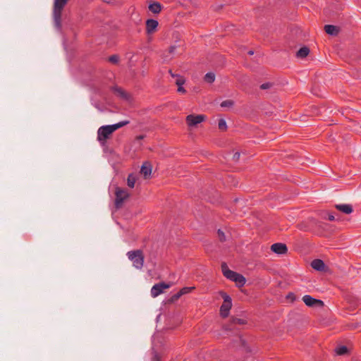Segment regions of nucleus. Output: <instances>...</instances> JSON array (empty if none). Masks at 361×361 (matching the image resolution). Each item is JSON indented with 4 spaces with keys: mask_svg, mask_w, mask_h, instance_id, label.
<instances>
[{
    "mask_svg": "<svg viewBox=\"0 0 361 361\" xmlns=\"http://www.w3.org/2000/svg\"><path fill=\"white\" fill-rule=\"evenodd\" d=\"M129 121H122L112 125H106L101 126L97 130V140L100 142H105L109 139V136L116 130L128 125Z\"/></svg>",
    "mask_w": 361,
    "mask_h": 361,
    "instance_id": "nucleus-1",
    "label": "nucleus"
},
{
    "mask_svg": "<svg viewBox=\"0 0 361 361\" xmlns=\"http://www.w3.org/2000/svg\"><path fill=\"white\" fill-rule=\"evenodd\" d=\"M221 270L224 276L234 281L238 286L242 287L245 285L246 281L245 278L243 275L230 270L226 263L221 264Z\"/></svg>",
    "mask_w": 361,
    "mask_h": 361,
    "instance_id": "nucleus-2",
    "label": "nucleus"
},
{
    "mask_svg": "<svg viewBox=\"0 0 361 361\" xmlns=\"http://www.w3.org/2000/svg\"><path fill=\"white\" fill-rule=\"evenodd\" d=\"M67 2L68 0H54V1L53 18L55 27L59 30L61 28V25L62 11Z\"/></svg>",
    "mask_w": 361,
    "mask_h": 361,
    "instance_id": "nucleus-3",
    "label": "nucleus"
},
{
    "mask_svg": "<svg viewBox=\"0 0 361 361\" xmlns=\"http://www.w3.org/2000/svg\"><path fill=\"white\" fill-rule=\"evenodd\" d=\"M126 255L135 269H141L142 268L144 264V255L141 250L129 251Z\"/></svg>",
    "mask_w": 361,
    "mask_h": 361,
    "instance_id": "nucleus-4",
    "label": "nucleus"
},
{
    "mask_svg": "<svg viewBox=\"0 0 361 361\" xmlns=\"http://www.w3.org/2000/svg\"><path fill=\"white\" fill-rule=\"evenodd\" d=\"M115 195V205L117 208H119L123 204L124 200H126L130 195L126 189L116 187Z\"/></svg>",
    "mask_w": 361,
    "mask_h": 361,
    "instance_id": "nucleus-5",
    "label": "nucleus"
},
{
    "mask_svg": "<svg viewBox=\"0 0 361 361\" xmlns=\"http://www.w3.org/2000/svg\"><path fill=\"white\" fill-rule=\"evenodd\" d=\"M171 286V283H166L164 282H161L154 284L151 288V295L152 298H156L159 296L160 294L164 293L165 289H168Z\"/></svg>",
    "mask_w": 361,
    "mask_h": 361,
    "instance_id": "nucleus-6",
    "label": "nucleus"
},
{
    "mask_svg": "<svg viewBox=\"0 0 361 361\" xmlns=\"http://www.w3.org/2000/svg\"><path fill=\"white\" fill-rule=\"evenodd\" d=\"M205 116L202 114H190L186 117V122L189 127H194L203 122L205 120Z\"/></svg>",
    "mask_w": 361,
    "mask_h": 361,
    "instance_id": "nucleus-7",
    "label": "nucleus"
},
{
    "mask_svg": "<svg viewBox=\"0 0 361 361\" xmlns=\"http://www.w3.org/2000/svg\"><path fill=\"white\" fill-rule=\"evenodd\" d=\"M302 301L307 306L313 307L317 305H323V302L320 300L315 299L309 295L302 297Z\"/></svg>",
    "mask_w": 361,
    "mask_h": 361,
    "instance_id": "nucleus-8",
    "label": "nucleus"
},
{
    "mask_svg": "<svg viewBox=\"0 0 361 361\" xmlns=\"http://www.w3.org/2000/svg\"><path fill=\"white\" fill-rule=\"evenodd\" d=\"M112 91L119 98L126 101L130 100V95L122 88L118 86H114L112 87Z\"/></svg>",
    "mask_w": 361,
    "mask_h": 361,
    "instance_id": "nucleus-9",
    "label": "nucleus"
},
{
    "mask_svg": "<svg viewBox=\"0 0 361 361\" xmlns=\"http://www.w3.org/2000/svg\"><path fill=\"white\" fill-rule=\"evenodd\" d=\"M271 250L272 252L278 254V255H283L285 254L288 249L285 244L283 243H274L271 246Z\"/></svg>",
    "mask_w": 361,
    "mask_h": 361,
    "instance_id": "nucleus-10",
    "label": "nucleus"
},
{
    "mask_svg": "<svg viewBox=\"0 0 361 361\" xmlns=\"http://www.w3.org/2000/svg\"><path fill=\"white\" fill-rule=\"evenodd\" d=\"M159 23L157 20L148 19L146 21V32L147 34L153 33L158 27Z\"/></svg>",
    "mask_w": 361,
    "mask_h": 361,
    "instance_id": "nucleus-11",
    "label": "nucleus"
},
{
    "mask_svg": "<svg viewBox=\"0 0 361 361\" xmlns=\"http://www.w3.org/2000/svg\"><path fill=\"white\" fill-rule=\"evenodd\" d=\"M335 208L345 214H350L353 212V209L350 204H336Z\"/></svg>",
    "mask_w": 361,
    "mask_h": 361,
    "instance_id": "nucleus-12",
    "label": "nucleus"
},
{
    "mask_svg": "<svg viewBox=\"0 0 361 361\" xmlns=\"http://www.w3.org/2000/svg\"><path fill=\"white\" fill-rule=\"evenodd\" d=\"M140 172L145 178L149 176L152 173L151 164L147 162L144 163L141 167Z\"/></svg>",
    "mask_w": 361,
    "mask_h": 361,
    "instance_id": "nucleus-13",
    "label": "nucleus"
},
{
    "mask_svg": "<svg viewBox=\"0 0 361 361\" xmlns=\"http://www.w3.org/2000/svg\"><path fill=\"white\" fill-rule=\"evenodd\" d=\"M312 267L317 271H322L324 269L325 264L322 259H314L311 263Z\"/></svg>",
    "mask_w": 361,
    "mask_h": 361,
    "instance_id": "nucleus-14",
    "label": "nucleus"
},
{
    "mask_svg": "<svg viewBox=\"0 0 361 361\" xmlns=\"http://www.w3.org/2000/svg\"><path fill=\"white\" fill-rule=\"evenodd\" d=\"M232 304H229V302L227 303H223L220 307V313L221 315L223 317H227L229 314V311L231 308Z\"/></svg>",
    "mask_w": 361,
    "mask_h": 361,
    "instance_id": "nucleus-15",
    "label": "nucleus"
},
{
    "mask_svg": "<svg viewBox=\"0 0 361 361\" xmlns=\"http://www.w3.org/2000/svg\"><path fill=\"white\" fill-rule=\"evenodd\" d=\"M149 10L154 14L159 13L161 11V5L159 2H152L149 5Z\"/></svg>",
    "mask_w": 361,
    "mask_h": 361,
    "instance_id": "nucleus-16",
    "label": "nucleus"
},
{
    "mask_svg": "<svg viewBox=\"0 0 361 361\" xmlns=\"http://www.w3.org/2000/svg\"><path fill=\"white\" fill-rule=\"evenodd\" d=\"M324 30L330 35H336L338 33V27L332 25H326L324 26Z\"/></svg>",
    "mask_w": 361,
    "mask_h": 361,
    "instance_id": "nucleus-17",
    "label": "nucleus"
},
{
    "mask_svg": "<svg viewBox=\"0 0 361 361\" xmlns=\"http://www.w3.org/2000/svg\"><path fill=\"white\" fill-rule=\"evenodd\" d=\"M136 176L133 173H130L127 178V185L129 188H133L136 182Z\"/></svg>",
    "mask_w": 361,
    "mask_h": 361,
    "instance_id": "nucleus-18",
    "label": "nucleus"
},
{
    "mask_svg": "<svg viewBox=\"0 0 361 361\" xmlns=\"http://www.w3.org/2000/svg\"><path fill=\"white\" fill-rule=\"evenodd\" d=\"M310 53V49L309 48L306 47H302L300 48L298 52H297V56L298 58H305Z\"/></svg>",
    "mask_w": 361,
    "mask_h": 361,
    "instance_id": "nucleus-19",
    "label": "nucleus"
},
{
    "mask_svg": "<svg viewBox=\"0 0 361 361\" xmlns=\"http://www.w3.org/2000/svg\"><path fill=\"white\" fill-rule=\"evenodd\" d=\"M204 80L207 83H212L215 80V74L212 72L207 73L204 75Z\"/></svg>",
    "mask_w": 361,
    "mask_h": 361,
    "instance_id": "nucleus-20",
    "label": "nucleus"
},
{
    "mask_svg": "<svg viewBox=\"0 0 361 361\" xmlns=\"http://www.w3.org/2000/svg\"><path fill=\"white\" fill-rule=\"evenodd\" d=\"M335 350H336V353L337 355H345V353H347L348 348L345 345H341V346L337 347Z\"/></svg>",
    "mask_w": 361,
    "mask_h": 361,
    "instance_id": "nucleus-21",
    "label": "nucleus"
},
{
    "mask_svg": "<svg viewBox=\"0 0 361 361\" xmlns=\"http://www.w3.org/2000/svg\"><path fill=\"white\" fill-rule=\"evenodd\" d=\"M172 77H177V79L176 80V84L178 86H183L185 83V80L183 77L176 75L172 73L171 71H169Z\"/></svg>",
    "mask_w": 361,
    "mask_h": 361,
    "instance_id": "nucleus-22",
    "label": "nucleus"
},
{
    "mask_svg": "<svg viewBox=\"0 0 361 361\" xmlns=\"http://www.w3.org/2000/svg\"><path fill=\"white\" fill-rule=\"evenodd\" d=\"M218 127L221 130H225L227 128L226 121L223 118L219 119L218 122Z\"/></svg>",
    "mask_w": 361,
    "mask_h": 361,
    "instance_id": "nucleus-23",
    "label": "nucleus"
},
{
    "mask_svg": "<svg viewBox=\"0 0 361 361\" xmlns=\"http://www.w3.org/2000/svg\"><path fill=\"white\" fill-rule=\"evenodd\" d=\"M233 105V102L232 100H225L221 103V107H231Z\"/></svg>",
    "mask_w": 361,
    "mask_h": 361,
    "instance_id": "nucleus-24",
    "label": "nucleus"
},
{
    "mask_svg": "<svg viewBox=\"0 0 361 361\" xmlns=\"http://www.w3.org/2000/svg\"><path fill=\"white\" fill-rule=\"evenodd\" d=\"M232 323L234 324L243 325V324H245L246 323V322L243 319L233 318L232 319Z\"/></svg>",
    "mask_w": 361,
    "mask_h": 361,
    "instance_id": "nucleus-25",
    "label": "nucleus"
},
{
    "mask_svg": "<svg viewBox=\"0 0 361 361\" xmlns=\"http://www.w3.org/2000/svg\"><path fill=\"white\" fill-rule=\"evenodd\" d=\"M118 56L117 55H112L109 58V61L112 63H117L118 62Z\"/></svg>",
    "mask_w": 361,
    "mask_h": 361,
    "instance_id": "nucleus-26",
    "label": "nucleus"
},
{
    "mask_svg": "<svg viewBox=\"0 0 361 361\" xmlns=\"http://www.w3.org/2000/svg\"><path fill=\"white\" fill-rule=\"evenodd\" d=\"M192 289V287H184L180 290V294L185 295L189 293Z\"/></svg>",
    "mask_w": 361,
    "mask_h": 361,
    "instance_id": "nucleus-27",
    "label": "nucleus"
},
{
    "mask_svg": "<svg viewBox=\"0 0 361 361\" xmlns=\"http://www.w3.org/2000/svg\"><path fill=\"white\" fill-rule=\"evenodd\" d=\"M218 236H219V240H220L221 242H223V241H225V240H226V236H225V234H224V233L221 230H220V229H219V230H218Z\"/></svg>",
    "mask_w": 361,
    "mask_h": 361,
    "instance_id": "nucleus-28",
    "label": "nucleus"
},
{
    "mask_svg": "<svg viewBox=\"0 0 361 361\" xmlns=\"http://www.w3.org/2000/svg\"><path fill=\"white\" fill-rule=\"evenodd\" d=\"M272 84L270 82H265L260 85L262 90H267L271 87Z\"/></svg>",
    "mask_w": 361,
    "mask_h": 361,
    "instance_id": "nucleus-29",
    "label": "nucleus"
},
{
    "mask_svg": "<svg viewBox=\"0 0 361 361\" xmlns=\"http://www.w3.org/2000/svg\"><path fill=\"white\" fill-rule=\"evenodd\" d=\"M224 303L229 302V304H232L231 303V298L228 295H225V296H224Z\"/></svg>",
    "mask_w": 361,
    "mask_h": 361,
    "instance_id": "nucleus-30",
    "label": "nucleus"
},
{
    "mask_svg": "<svg viewBox=\"0 0 361 361\" xmlns=\"http://www.w3.org/2000/svg\"><path fill=\"white\" fill-rule=\"evenodd\" d=\"M240 158V153L239 152H235L233 156V159L234 161H238Z\"/></svg>",
    "mask_w": 361,
    "mask_h": 361,
    "instance_id": "nucleus-31",
    "label": "nucleus"
},
{
    "mask_svg": "<svg viewBox=\"0 0 361 361\" xmlns=\"http://www.w3.org/2000/svg\"><path fill=\"white\" fill-rule=\"evenodd\" d=\"M178 92H181V93H185V90L184 89V87L183 86H178Z\"/></svg>",
    "mask_w": 361,
    "mask_h": 361,
    "instance_id": "nucleus-32",
    "label": "nucleus"
},
{
    "mask_svg": "<svg viewBox=\"0 0 361 361\" xmlns=\"http://www.w3.org/2000/svg\"><path fill=\"white\" fill-rule=\"evenodd\" d=\"M328 219L329 221H334L336 219L334 215L333 214H329V216H328Z\"/></svg>",
    "mask_w": 361,
    "mask_h": 361,
    "instance_id": "nucleus-33",
    "label": "nucleus"
},
{
    "mask_svg": "<svg viewBox=\"0 0 361 361\" xmlns=\"http://www.w3.org/2000/svg\"><path fill=\"white\" fill-rule=\"evenodd\" d=\"M176 49V46H171L170 48H169V53L170 54H173L175 51V49Z\"/></svg>",
    "mask_w": 361,
    "mask_h": 361,
    "instance_id": "nucleus-34",
    "label": "nucleus"
},
{
    "mask_svg": "<svg viewBox=\"0 0 361 361\" xmlns=\"http://www.w3.org/2000/svg\"><path fill=\"white\" fill-rule=\"evenodd\" d=\"M181 295H183V294H180V290L179 292H178L176 294L174 295L173 298L175 299H178L179 298Z\"/></svg>",
    "mask_w": 361,
    "mask_h": 361,
    "instance_id": "nucleus-35",
    "label": "nucleus"
},
{
    "mask_svg": "<svg viewBox=\"0 0 361 361\" xmlns=\"http://www.w3.org/2000/svg\"><path fill=\"white\" fill-rule=\"evenodd\" d=\"M154 359L155 361H159V359L157 355H154Z\"/></svg>",
    "mask_w": 361,
    "mask_h": 361,
    "instance_id": "nucleus-36",
    "label": "nucleus"
},
{
    "mask_svg": "<svg viewBox=\"0 0 361 361\" xmlns=\"http://www.w3.org/2000/svg\"><path fill=\"white\" fill-rule=\"evenodd\" d=\"M253 54H254V51L252 50L248 51V54H250V55H252Z\"/></svg>",
    "mask_w": 361,
    "mask_h": 361,
    "instance_id": "nucleus-37",
    "label": "nucleus"
}]
</instances>
